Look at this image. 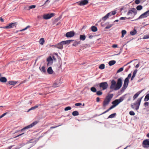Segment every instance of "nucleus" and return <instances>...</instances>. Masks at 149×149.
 <instances>
[{"label": "nucleus", "instance_id": "obj_38", "mask_svg": "<svg viewBox=\"0 0 149 149\" xmlns=\"http://www.w3.org/2000/svg\"><path fill=\"white\" fill-rule=\"evenodd\" d=\"M143 38V39L149 38V34L148 35H144Z\"/></svg>", "mask_w": 149, "mask_h": 149}, {"label": "nucleus", "instance_id": "obj_33", "mask_svg": "<svg viewBox=\"0 0 149 149\" xmlns=\"http://www.w3.org/2000/svg\"><path fill=\"white\" fill-rule=\"evenodd\" d=\"M40 70L41 71L45 73L46 72V70L45 69V67L44 66H42Z\"/></svg>", "mask_w": 149, "mask_h": 149}, {"label": "nucleus", "instance_id": "obj_6", "mask_svg": "<svg viewBox=\"0 0 149 149\" xmlns=\"http://www.w3.org/2000/svg\"><path fill=\"white\" fill-rule=\"evenodd\" d=\"M63 83L62 80L61 78L57 79L53 84V86L54 87H57L59 86Z\"/></svg>", "mask_w": 149, "mask_h": 149}, {"label": "nucleus", "instance_id": "obj_37", "mask_svg": "<svg viewBox=\"0 0 149 149\" xmlns=\"http://www.w3.org/2000/svg\"><path fill=\"white\" fill-rule=\"evenodd\" d=\"M149 100V95L148 94H147L145 98V101H147Z\"/></svg>", "mask_w": 149, "mask_h": 149}, {"label": "nucleus", "instance_id": "obj_49", "mask_svg": "<svg viewBox=\"0 0 149 149\" xmlns=\"http://www.w3.org/2000/svg\"><path fill=\"white\" fill-rule=\"evenodd\" d=\"M111 14V15H114L116 13V11H112L111 12H110Z\"/></svg>", "mask_w": 149, "mask_h": 149}, {"label": "nucleus", "instance_id": "obj_31", "mask_svg": "<svg viewBox=\"0 0 149 149\" xmlns=\"http://www.w3.org/2000/svg\"><path fill=\"white\" fill-rule=\"evenodd\" d=\"M38 107V105H36L35 106L32 107L30 109H29L28 110V112H29L31 110H34L36 109Z\"/></svg>", "mask_w": 149, "mask_h": 149}, {"label": "nucleus", "instance_id": "obj_16", "mask_svg": "<svg viewBox=\"0 0 149 149\" xmlns=\"http://www.w3.org/2000/svg\"><path fill=\"white\" fill-rule=\"evenodd\" d=\"M129 83V80L127 79V78H125L124 81V83L123 87L125 88H126L128 85Z\"/></svg>", "mask_w": 149, "mask_h": 149}, {"label": "nucleus", "instance_id": "obj_2", "mask_svg": "<svg viewBox=\"0 0 149 149\" xmlns=\"http://www.w3.org/2000/svg\"><path fill=\"white\" fill-rule=\"evenodd\" d=\"M113 97V94H108L104 99L103 106L104 107H106L109 103L111 99Z\"/></svg>", "mask_w": 149, "mask_h": 149}, {"label": "nucleus", "instance_id": "obj_36", "mask_svg": "<svg viewBox=\"0 0 149 149\" xmlns=\"http://www.w3.org/2000/svg\"><path fill=\"white\" fill-rule=\"evenodd\" d=\"M116 113H113V114H111V115H110L109 117H108V118H113V117H114L115 115H116Z\"/></svg>", "mask_w": 149, "mask_h": 149}, {"label": "nucleus", "instance_id": "obj_58", "mask_svg": "<svg viewBox=\"0 0 149 149\" xmlns=\"http://www.w3.org/2000/svg\"><path fill=\"white\" fill-rule=\"evenodd\" d=\"M93 36H92V35H90L89 36V38H90V39H92L93 37Z\"/></svg>", "mask_w": 149, "mask_h": 149}, {"label": "nucleus", "instance_id": "obj_8", "mask_svg": "<svg viewBox=\"0 0 149 149\" xmlns=\"http://www.w3.org/2000/svg\"><path fill=\"white\" fill-rule=\"evenodd\" d=\"M108 85L107 82H103L100 83L99 86L103 90H106L108 88Z\"/></svg>", "mask_w": 149, "mask_h": 149}, {"label": "nucleus", "instance_id": "obj_40", "mask_svg": "<svg viewBox=\"0 0 149 149\" xmlns=\"http://www.w3.org/2000/svg\"><path fill=\"white\" fill-rule=\"evenodd\" d=\"M91 90L93 92H95L96 91V89L94 87H91Z\"/></svg>", "mask_w": 149, "mask_h": 149}, {"label": "nucleus", "instance_id": "obj_52", "mask_svg": "<svg viewBox=\"0 0 149 149\" xmlns=\"http://www.w3.org/2000/svg\"><path fill=\"white\" fill-rule=\"evenodd\" d=\"M81 103H77L75 104V106H79L81 105Z\"/></svg>", "mask_w": 149, "mask_h": 149}, {"label": "nucleus", "instance_id": "obj_20", "mask_svg": "<svg viewBox=\"0 0 149 149\" xmlns=\"http://www.w3.org/2000/svg\"><path fill=\"white\" fill-rule=\"evenodd\" d=\"M38 42L40 45H43L45 42V40L44 38H40L38 41Z\"/></svg>", "mask_w": 149, "mask_h": 149}, {"label": "nucleus", "instance_id": "obj_39", "mask_svg": "<svg viewBox=\"0 0 149 149\" xmlns=\"http://www.w3.org/2000/svg\"><path fill=\"white\" fill-rule=\"evenodd\" d=\"M30 27V26H28L25 28L23 29L22 30H20L19 31H25Z\"/></svg>", "mask_w": 149, "mask_h": 149}, {"label": "nucleus", "instance_id": "obj_5", "mask_svg": "<svg viewBox=\"0 0 149 149\" xmlns=\"http://www.w3.org/2000/svg\"><path fill=\"white\" fill-rule=\"evenodd\" d=\"M137 12L135 8H132L129 10L128 13H127V15H130L131 17H134L135 15L137 13Z\"/></svg>", "mask_w": 149, "mask_h": 149}, {"label": "nucleus", "instance_id": "obj_19", "mask_svg": "<svg viewBox=\"0 0 149 149\" xmlns=\"http://www.w3.org/2000/svg\"><path fill=\"white\" fill-rule=\"evenodd\" d=\"M47 71L48 73L49 74H52L54 72L52 68L51 67H49L48 68Z\"/></svg>", "mask_w": 149, "mask_h": 149}, {"label": "nucleus", "instance_id": "obj_51", "mask_svg": "<svg viewBox=\"0 0 149 149\" xmlns=\"http://www.w3.org/2000/svg\"><path fill=\"white\" fill-rule=\"evenodd\" d=\"M126 18V17H121L120 18V20H124Z\"/></svg>", "mask_w": 149, "mask_h": 149}, {"label": "nucleus", "instance_id": "obj_21", "mask_svg": "<svg viewBox=\"0 0 149 149\" xmlns=\"http://www.w3.org/2000/svg\"><path fill=\"white\" fill-rule=\"evenodd\" d=\"M111 13H108L105 16L102 18V19L104 21L105 20L109 17V16H111Z\"/></svg>", "mask_w": 149, "mask_h": 149}, {"label": "nucleus", "instance_id": "obj_29", "mask_svg": "<svg viewBox=\"0 0 149 149\" xmlns=\"http://www.w3.org/2000/svg\"><path fill=\"white\" fill-rule=\"evenodd\" d=\"M80 43V41H75L73 44L72 45L73 46H76Z\"/></svg>", "mask_w": 149, "mask_h": 149}, {"label": "nucleus", "instance_id": "obj_13", "mask_svg": "<svg viewBox=\"0 0 149 149\" xmlns=\"http://www.w3.org/2000/svg\"><path fill=\"white\" fill-rule=\"evenodd\" d=\"M75 34V33L73 31L69 32L66 33L65 36L68 38H71L73 37Z\"/></svg>", "mask_w": 149, "mask_h": 149}, {"label": "nucleus", "instance_id": "obj_7", "mask_svg": "<svg viewBox=\"0 0 149 149\" xmlns=\"http://www.w3.org/2000/svg\"><path fill=\"white\" fill-rule=\"evenodd\" d=\"M17 24V22H14V23H12L10 24H9L7 26L1 27L2 28L6 29H9L13 28L14 27H16V25Z\"/></svg>", "mask_w": 149, "mask_h": 149}, {"label": "nucleus", "instance_id": "obj_43", "mask_svg": "<svg viewBox=\"0 0 149 149\" xmlns=\"http://www.w3.org/2000/svg\"><path fill=\"white\" fill-rule=\"evenodd\" d=\"M123 70V68H121L119 69L117 71V73H119L121 72H122Z\"/></svg>", "mask_w": 149, "mask_h": 149}, {"label": "nucleus", "instance_id": "obj_28", "mask_svg": "<svg viewBox=\"0 0 149 149\" xmlns=\"http://www.w3.org/2000/svg\"><path fill=\"white\" fill-rule=\"evenodd\" d=\"M116 63V61L114 60L111 61L109 62V64L110 66L113 65Z\"/></svg>", "mask_w": 149, "mask_h": 149}, {"label": "nucleus", "instance_id": "obj_48", "mask_svg": "<svg viewBox=\"0 0 149 149\" xmlns=\"http://www.w3.org/2000/svg\"><path fill=\"white\" fill-rule=\"evenodd\" d=\"M137 72V70H134L133 72L132 76L135 77Z\"/></svg>", "mask_w": 149, "mask_h": 149}, {"label": "nucleus", "instance_id": "obj_17", "mask_svg": "<svg viewBox=\"0 0 149 149\" xmlns=\"http://www.w3.org/2000/svg\"><path fill=\"white\" fill-rule=\"evenodd\" d=\"M148 16L146 12L141 15L137 19L144 18L148 17Z\"/></svg>", "mask_w": 149, "mask_h": 149}, {"label": "nucleus", "instance_id": "obj_26", "mask_svg": "<svg viewBox=\"0 0 149 149\" xmlns=\"http://www.w3.org/2000/svg\"><path fill=\"white\" fill-rule=\"evenodd\" d=\"M79 39L81 40H84L86 39V36L84 35H80L79 36Z\"/></svg>", "mask_w": 149, "mask_h": 149}, {"label": "nucleus", "instance_id": "obj_56", "mask_svg": "<svg viewBox=\"0 0 149 149\" xmlns=\"http://www.w3.org/2000/svg\"><path fill=\"white\" fill-rule=\"evenodd\" d=\"M111 109H110V107L106 111H104L103 113H105L107 112H108L109 110H111Z\"/></svg>", "mask_w": 149, "mask_h": 149}, {"label": "nucleus", "instance_id": "obj_18", "mask_svg": "<svg viewBox=\"0 0 149 149\" xmlns=\"http://www.w3.org/2000/svg\"><path fill=\"white\" fill-rule=\"evenodd\" d=\"M73 40H69L65 41H63L62 42L63 45H69L70 43Z\"/></svg>", "mask_w": 149, "mask_h": 149}, {"label": "nucleus", "instance_id": "obj_11", "mask_svg": "<svg viewBox=\"0 0 149 149\" xmlns=\"http://www.w3.org/2000/svg\"><path fill=\"white\" fill-rule=\"evenodd\" d=\"M54 14L53 13H48L44 14L43 15V18L45 19H47L51 18L54 16Z\"/></svg>", "mask_w": 149, "mask_h": 149}, {"label": "nucleus", "instance_id": "obj_34", "mask_svg": "<svg viewBox=\"0 0 149 149\" xmlns=\"http://www.w3.org/2000/svg\"><path fill=\"white\" fill-rule=\"evenodd\" d=\"M105 65L104 64H101L99 67V68L101 70L103 69L104 68Z\"/></svg>", "mask_w": 149, "mask_h": 149}, {"label": "nucleus", "instance_id": "obj_32", "mask_svg": "<svg viewBox=\"0 0 149 149\" xmlns=\"http://www.w3.org/2000/svg\"><path fill=\"white\" fill-rule=\"evenodd\" d=\"M72 115L73 116H78L79 115V113L77 111H74L72 113Z\"/></svg>", "mask_w": 149, "mask_h": 149}, {"label": "nucleus", "instance_id": "obj_22", "mask_svg": "<svg viewBox=\"0 0 149 149\" xmlns=\"http://www.w3.org/2000/svg\"><path fill=\"white\" fill-rule=\"evenodd\" d=\"M17 82V81H10L8 82V83L10 85H14L16 84Z\"/></svg>", "mask_w": 149, "mask_h": 149}, {"label": "nucleus", "instance_id": "obj_35", "mask_svg": "<svg viewBox=\"0 0 149 149\" xmlns=\"http://www.w3.org/2000/svg\"><path fill=\"white\" fill-rule=\"evenodd\" d=\"M136 8L137 10H140L143 8V7L141 5H139L136 7Z\"/></svg>", "mask_w": 149, "mask_h": 149}, {"label": "nucleus", "instance_id": "obj_44", "mask_svg": "<svg viewBox=\"0 0 149 149\" xmlns=\"http://www.w3.org/2000/svg\"><path fill=\"white\" fill-rule=\"evenodd\" d=\"M102 94V93L100 91H97V94L98 95H101Z\"/></svg>", "mask_w": 149, "mask_h": 149}, {"label": "nucleus", "instance_id": "obj_1", "mask_svg": "<svg viewBox=\"0 0 149 149\" xmlns=\"http://www.w3.org/2000/svg\"><path fill=\"white\" fill-rule=\"evenodd\" d=\"M122 85V79L121 78L118 79L117 82L114 80H112L111 81V85L110 88L112 91H116L119 89Z\"/></svg>", "mask_w": 149, "mask_h": 149}, {"label": "nucleus", "instance_id": "obj_41", "mask_svg": "<svg viewBox=\"0 0 149 149\" xmlns=\"http://www.w3.org/2000/svg\"><path fill=\"white\" fill-rule=\"evenodd\" d=\"M71 108L70 107H65L64 109L65 111H67L71 110Z\"/></svg>", "mask_w": 149, "mask_h": 149}, {"label": "nucleus", "instance_id": "obj_60", "mask_svg": "<svg viewBox=\"0 0 149 149\" xmlns=\"http://www.w3.org/2000/svg\"><path fill=\"white\" fill-rule=\"evenodd\" d=\"M0 21L2 22H3L4 21L3 19L1 17L0 18Z\"/></svg>", "mask_w": 149, "mask_h": 149}, {"label": "nucleus", "instance_id": "obj_50", "mask_svg": "<svg viewBox=\"0 0 149 149\" xmlns=\"http://www.w3.org/2000/svg\"><path fill=\"white\" fill-rule=\"evenodd\" d=\"M131 76H132L131 74V73L129 74H128L127 77V78H127V79H130L131 77Z\"/></svg>", "mask_w": 149, "mask_h": 149}, {"label": "nucleus", "instance_id": "obj_62", "mask_svg": "<svg viewBox=\"0 0 149 149\" xmlns=\"http://www.w3.org/2000/svg\"><path fill=\"white\" fill-rule=\"evenodd\" d=\"M139 66V65L138 64L136 65L135 66V67L136 68H138Z\"/></svg>", "mask_w": 149, "mask_h": 149}, {"label": "nucleus", "instance_id": "obj_59", "mask_svg": "<svg viewBox=\"0 0 149 149\" xmlns=\"http://www.w3.org/2000/svg\"><path fill=\"white\" fill-rule=\"evenodd\" d=\"M96 100L97 102H99L100 101V98L99 97H97L96 98Z\"/></svg>", "mask_w": 149, "mask_h": 149}, {"label": "nucleus", "instance_id": "obj_64", "mask_svg": "<svg viewBox=\"0 0 149 149\" xmlns=\"http://www.w3.org/2000/svg\"><path fill=\"white\" fill-rule=\"evenodd\" d=\"M146 136L148 137L149 138V133H148Z\"/></svg>", "mask_w": 149, "mask_h": 149}, {"label": "nucleus", "instance_id": "obj_3", "mask_svg": "<svg viewBox=\"0 0 149 149\" xmlns=\"http://www.w3.org/2000/svg\"><path fill=\"white\" fill-rule=\"evenodd\" d=\"M142 97L139 98L136 103L131 105L132 107L134 109L137 110L139 108L140 105L142 98Z\"/></svg>", "mask_w": 149, "mask_h": 149}, {"label": "nucleus", "instance_id": "obj_14", "mask_svg": "<svg viewBox=\"0 0 149 149\" xmlns=\"http://www.w3.org/2000/svg\"><path fill=\"white\" fill-rule=\"evenodd\" d=\"M47 65L48 66L51 65L53 63V59L51 57H49L47 59Z\"/></svg>", "mask_w": 149, "mask_h": 149}, {"label": "nucleus", "instance_id": "obj_30", "mask_svg": "<svg viewBox=\"0 0 149 149\" xmlns=\"http://www.w3.org/2000/svg\"><path fill=\"white\" fill-rule=\"evenodd\" d=\"M127 33L126 31L125 30H122L121 31L122 36L121 37L123 38L125 35Z\"/></svg>", "mask_w": 149, "mask_h": 149}, {"label": "nucleus", "instance_id": "obj_55", "mask_svg": "<svg viewBox=\"0 0 149 149\" xmlns=\"http://www.w3.org/2000/svg\"><path fill=\"white\" fill-rule=\"evenodd\" d=\"M135 2L136 4H139V0H136L135 1Z\"/></svg>", "mask_w": 149, "mask_h": 149}, {"label": "nucleus", "instance_id": "obj_63", "mask_svg": "<svg viewBox=\"0 0 149 149\" xmlns=\"http://www.w3.org/2000/svg\"><path fill=\"white\" fill-rule=\"evenodd\" d=\"M134 77L132 76V78H131V80H132Z\"/></svg>", "mask_w": 149, "mask_h": 149}, {"label": "nucleus", "instance_id": "obj_4", "mask_svg": "<svg viewBox=\"0 0 149 149\" xmlns=\"http://www.w3.org/2000/svg\"><path fill=\"white\" fill-rule=\"evenodd\" d=\"M123 100V98L121 97L118 99H116L113 101L112 102L113 105L110 107V109H112L117 105Z\"/></svg>", "mask_w": 149, "mask_h": 149}, {"label": "nucleus", "instance_id": "obj_24", "mask_svg": "<svg viewBox=\"0 0 149 149\" xmlns=\"http://www.w3.org/2000/svg\"><path fill=\"white\" fill-rule=\"evenodd\" d=\"M7 81L6 78L4 77H1L0 78V81L2 82H6Z\"/></svg>", "mask_w": 149, "mask_h": 149}, {"label": "nucleus", "instance_id": "obj_53", "mask_svg": "<svg viewBox=\"0 0 149 149\" xmlns=\"http://www.w3.org/2000/svg\"><path fill=\"white\" fill-rule=\"evenodd\" d=\"M149 104V103L148 102H146L144 103V106L146 107L147 106H148Z\"/></svg>", "mask_w": 149, "mask_h": 149}, {"label": "nucleus", "instance_id": "obj_15", "mask_svg": "<svg viewBox=\"0 0 149 149\" xmlns=\"http://www.w3.org/2000/svg\"><path fill=\"white\" fill-rule=\"evenodd\" d=\"M54 47L60 49H62L63 48V45L62 42L58 43L54 45Z\"/></svg>", "mask_w": 149, "mask_h": 149}, {"label": "nucleus", "instance_id": "obj_12", "mask_svg": "<svg viewBox=\"0 0 149 149\" xmlns=\"http://www.w3.org/2000/svg\"><path fill=\"white\" fill-rule=\"evenodd\" d=\"M88 3V1L87 0H82L81 1L77 2L78 5L82 6L87 4Z\"/></svg>", "mask_w": 149, "mask_h": 149}, {"label": "nucleus", "instance_id": "obj_25", "mask_svg": "<svg viewBox=\"0 0 149 149\" xmlns=\"http://www.w3.org/2000/svg\"><path fill=\"white\" fill-rule=\"evenodd\" d=\"M137 33L136 30L135 29H134L132 31L130 32V34L132 36H134Z\"/></svg>", "mask_w": 149, "mask_h": 149}, {"label": "nucleus", "instance_id": "obj_45", "mask_svg": "<svg viewBox=\"0 0 149 149\" xmlns=\"http://www.w3.org/2000/svg\"><path fill=\"white\" fill-rule=\"evenodd\" d=\"M112 26H113L112 24H109V25H108L106 27L105 29H109Z\"/></svg>", "mask_w": 149, "mask_h": 149}, {"label": "nucleus", "instance_id": "obj_46", "mask_svg": "<svg viewBox=\"0 0 149 149\" xmlns=\"http://www.w3.org/2000/svg\"><path fill=\"white\" fill-rule=\"evenodd\" d=\"M129 113L130 115L132 116H133L135 115L134 112L132 111H130L129 112Z\"/></svg>", "mask_w": 149, "mask_h": 149}, {"label": "nucleus", "instance_id": "obj_23", "mask_svg": "<svg viewBox=\"0 0 149 149\" xmlns=\"http://www.w3.org/2000/svg\"><path fill=\"white\" fill-rule=\"evenodd\" d=\"M141 91H140L136 93L134 96L133 98L134 100H135V99L139 96V94L141 93Z\"/></svg>", "mask_w": 149, "mask_h": 149}, {"label": "nucleus", "instance_id": "obj_10", "mask_svg": "<svg viewBox=\"0 0 149 149\" xmlns=\"http://www.w3.org/2000/svg\"><path fill=\"white\" fill-rule=\"evenodd\" d=\"M38 123V121H35L33 122V123L31 124L24 127L23 128L21 129V131H22L31 128L32 127L36 125Z\"/></svg>", "mask_w": 149, "mask_h": 149}, {"label": "nucleus", "instance_id": "obj_42", "mask_svg": "<svg viewBox=\"0 0 149 149\" xmlns=\"http://www.w3.org/2000/svg\"><path fill=\"white\" fill-rule=\"evenodd\" d=\"M36 6L34 5L30 6L29 7V10H30V9H31L33 8H35Z\"/></svg>", "mask_w": 149, "mask_h": 149}, {"label": "nucleus", "instance_id": "obj_27", "mask_svg": "<svg viewBox=\"0 0 149 149\" xmlns=\"http://www.w3.org/2000/svg\"><path fill=\"white\" fill-rule=\"evenodd\" d=\"M91 31L93 32H96L97 31V28L95 26H92L91 27Z\"/></svg>", "mask_w": 149, "mask_h": 149}, {"label": "nucleus", "instance_id": "obj_57", "mask_svg": "<svg viewBox=\"0 0 149 149\" xmlns=\"http://www.w3.org/2000/svg\"><path fill=\"white\" fill-rule=\"evenodd\" d=\"M146 13L147 15L148 16H149V10L146 12Z\"/></svg>", "mask_w": 149, "mask_h": 149}, {"label": "nucleus", "instance_id": "obj_61", "mask_svg": "<svg viewBox=\"0 0 149 149\" xmlns=\"http://www.w3.org/2000/svg\"><path fill=\"white\" fill-rule=\"evenodd\" d=\"M23 134H24L23 133H22V134H19V135H18V136H16L15 137H18V136H21V135H22Z\"/></svg>", "mask_w": 149, "mask_h": 149}, {"label": "nucleus", "instance_id": "obj_54", "mask_svg": "<svg viewBox=\"0 0 149 149\" xmlns=\"http://www.w3.org/2000/svg\"><path fill=\"white\" fill-rule=\"evenodd\" d=\"M112 47H113L114 48H116L117 47V45L116 44L113 45H112Z\"/></svg>", "mask_w": 149, "mask_h": 149}, {"label": "nucleus", "instance_id": "obj_9", "mask_svg": "<svg viewBox=\"0 0 149 149\" xmlns=\"http://www.w3.org/2000/svg\"><path fill=\"white\" fill-rule=\"evenodd\" d=\"M142 146L145 148H148L149 147V139L144 140L143 142Z\"/></svg>", "mask_w": 149, "mask_h": 149}, {"label": "nucleus", "instance_id": "obj_47", "mask_svg": "<svg viewBox=\"0 0 149 149\" xmlns=\"http://www.w3.org/2000/svg\"><path fill=\"white\" fill-rule=\"evenodd\" d=\"M7 114V112L3 113L2 115L0 116V118H1L5 116Z\"/></svg>", "mask_w": 149, "mask_h": 149}]
</instances>
